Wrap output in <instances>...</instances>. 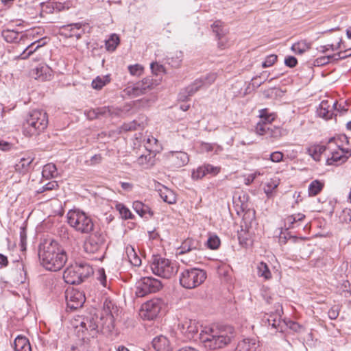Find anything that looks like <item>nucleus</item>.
Listing matches in <instances>:
<instances>
[{
	"instance_id": "nucleus-33",
	"label": "nucleus",
	"mask_w": 351,
	"mask_h": 351,
	"mask_svg": "<svg viewBox=\"0 0 351 351\" xmlns=\"http://www.w3.org/2000/svg\"><path fill=\"white\" fill-rule=\"evenodd\" d=\"M132 207L134 210L142 217H146L148 214L149 216L153 215V212L150 208L139 201H135L133 202Z\"/></svg>"
},
{
	"instance_id": "nucleus-38",
	"label": "nucleus",
	"mask_w": 351,
	"mask_h": 351,
	"mask_svg": "<svg viewBox=\"0 0 351 351\" xmlns=\"http://www.w3.org/2000/svg\"><path fill=\"white\" fill-rule=\"evenodd\" d=\"M305 218V215L302 213H296L291 215L287 216L285 219V226H287V228H295V223L302 221Z\"/></svg>"
},
{
	"instance_id": "nucleus-63",
	"label": "nucleus",
	"mask_w": 351,
	"mask_h": 351,
	"mask_svg": "<svg viewBox=\"0 0 351 351\" xmlns=\"http://www.w3.org/2000/svg\"><path fill=\"white\" fill-rule=\"evenodd\" d=\"M285 63L287 66L293 68L296 66L298 61L295 57L289 56L285 58Z\"/></svg>"
},
{
	"instance_id": "nucleus-36",
	"label": "nucleus",
	"mask_w": 351,
	"mask_h": 351,
	"mask_svg": "<svg viewBox=\"0 0 351 351\" xmlns=\"http://www.w3.org/2000/svg\"><path fill=\"white\" fill-rule=\"evenodd\" d=\"M33 161L31 157L21 158L20 160L15 164L14 168L16 171L20 173H25L28 171L29 165Z\"/></svg>"
},
{
	"instance_id": "nucleus-6",
	"label": "nucleus",
	"mask_w": 351,
	"mask_h": 351,
	"mask_svg": "<svg viewBox=\"0 0 351 351\" xmlns=\"http://www.w3.org/2000/svg\"><path fill=\"white\" fill-rule=\"evenodd\" d=\"M206 272L198 268L184 269L179 276L180 285L186 289H192L200 286L206 279Z\"/></svg>"
},
{
	"instance_id": "nucleus-3",
	"label": "nucleus",
	"mask_w": 351,
	"mask_h": 351,
	"mask_svg": "<svg viewBox=\"0 0 351 351\" xmlns=\"http://www.w3.org/2000/svg\"><path fill=\"white\" fill-rule=\"evenodd\" d=\"M48 116L42 110H33L26 116L22 125L23 134L27 137L38 136L48 125Z\"/></svg>"
},
{
	"instance_id": "nucleus-44",
	"label": "nucleus",
	"mask_w": 351,
	"mask_h": 351,
	"mask_svg": "<svg viewBox=\"0 0 351 351\" xmlns=\"http://www.w3.org/2000/svg\"><path fill=\"white\" fill-rule=\"evenodd\" d=\"M110 82V77L108 75L104 76H97L92 82V87L96 90H101L104 86Z\"/></svg>"
},
{
	"instance_id": "nucleus-2",
	"label": "nucleus",
	"mask_w": 351,
	"mask_h": 351,
	"mask_svg": "<svg viewBox=\"0 0 351 351\" xmlns=\"http://www.w3.org/2000/svg\"><path fill=\"white\" fill-rule=\"evenodd\" d=\"M234 335V329L230 326H212L202 330L199 339L205 348L215 350L228 345Z\"/></svg>"
},
{
	"instance_id": "nucleus-27",
	"label": "nucleus",
	"mask_w": 351,
	"mask_h": 351,
	"mask_svg": "<svg viewBox=\"0 0 351 351\" xmlns=\"http://www.w3.org/2000/svg\"><path fill=\"white\" fill-rule=\"evenodd\" d=\"M46 38H43L39 39L30 45H29L26 49L23 51V53L20 55L21 59H26L30 55H32L35 51H36L40 47H43L46 44Z\"/></svg>"
},
{
	"instance_id": "nucleus-5",
	"label": "nucleus",
	"mask_w": 351,
	"mask_h": 351,
	"mask_svg": "<svg viewBox=\"0 0 351 351\" xmlns=\"http://www.w3.org/2000/svg\"><path fill=\"white\" fill-rule=\"evenodd\" d=\"M93 274V269L88 264L86 263H75L64 270L63 278L67 284L78 285Z\"/></svg>"
},
{
	"instance_id": "nucleus-59",
	"label": "nucleus",
	"mask_w": 351,
	"mask_h": 351,
	"mask_svg": "<svg viewBox=\"0 0 351 351\" xmlns=\"http://www.w3.org/2000/svg\"><path fill=\"white\" fill-rule=\"evenodd\" d=\"M216 78H217L216 73H209L205 77L201 78V79L204 82V86H209L211 84H213L215 81Z\"/></svg>"
},
{
	"instance_id": "nucleus-50",
	"label": "nucleus",
	"mask_w": 351,
	"mask_h": 351,
	"mask_svg": "<svg viewBox=\"0 0 351 351\" xmlns=\"http://www.w3.org/2000/svg\"><path fill=\"white\" fill-rule=\"evenodd\" d=\"M220 245V239L217 235H211L207 240V246L210 249L216 250Z\"/></svg>"
},
{
	"instance_id": "nucleus-32",
	"label": "nucleus",
	"mask_w": 351,
	"mask_h": 351,
	"mask_svg": "<svg viewBox=\"0 0 351 351\" xmlns=\"http://www.w3.org/2000/svg\"><path fill=\"white\" fill-rule=\"evenodd\" d=\"M112 109L109 107H101L90 110L87 112V117L90 119H97L99 116H111Z\"/></svg>"
},
{
	"instance_id": "nucleus-57",
	"label": "nucleus",
	"mask_w": 351,
	"mask_h": 351,
	"mask_svg": "<svg viewBox=\"0 0 351 351\" xmlns=\"http://www.w3.org/2000/svg\"><path fill=\"white\" fill-rule=\"evenodd\" d=\"M144 141H146L144 145L146 150L152 152L154 149V145H156L158 141L157 139L153 136H148L146 139L145 138Z\"/></svg>"
},
{
	"instance_id": "nucleus-4",
	"label": "nucleus",
	"mask_w": 351,
	"mask_h": 351,
	"mask_svg": "<svg viewBox=\"0 0 351 351\" xmlns=\"http://www.w3.org/2000/svg\"><path fill=\"white\" fill-rule=\"evenodd\" d=\"M66 218L69 226L80 233L88 234L94 230L93 219L84 211L78 209L70 210L67 213Z\"/></svg>"
},
{
	"instance_id": "nucleus-12",
	"label": "nucleus",
	"mask_w": 351,
	"mask_h": 351,
	"mask_svg": "<svg viewBox=\"0 0 351 351\" xmlns=\"http://www.w3.org/2000/svg\"><path fill=\"white\" fill-rule=\"evenodd\" d=\"M65 298L67 307L72 310L82 307L86 300L83 292L75 289H67Z\"/></svg>"
},
{
	"instance_id": "nucleus-19",
	"label": "nucleus",
	"mask_w": 351,
	"mask_h": 351,
	"mask_svg": "<svg viewBox=\"0 0 351 351\" xmlns=\"http://www.w3.org/2000/svg\"><path fill=\"white\" fill-rule=\"evenodd\" d=\"M351 156V150L339 149L332 152L331 157H328L326 163L328 165H339L345 162Z\"/></svg>"
},
{
	"instance_id": "nucleus-26",
	"label": "nucleus",
	"mask_w": 351,
	"mask_h": 351,
	"mask_svg": "<svg viewBox=\"0 0 351 351\" xmlns=\"http://www.w3.org/2000/svg\"><path fill=\"white\" fill-rule=\"evenodd\" d=\"M14 351H32L29 339L23 335L17 336L14 341Z\"/></svg>"
},
{
	"instance_id": "nucleus-45",
	"label": "nucleus",
	"mask_w": 351,
	"mask_h": 351,
	"mask_svg": "<svg viewBox=\"0 0 351 351\" xmlns=\"http://www.w3.org/2000/svg\"><path fill=\"white\" fill-rule=\"evenodd\" d=\"M257 275L259 277H263L265 280L271 278V273L269 269L268 265L264 263L261 262L257 265Z\"/></svg>"
},
{
	"instance_id": "nucleus-51",
	"label": "nucleus",
	"mask_w": 351,
	"mask_h": 351,
	"mask_svg": "<svg viewBox=\"0 0 351 351\" xmlns=\"http://www.w3.org/2000/svg\"><path fill=\"white\" fill-rule=\"evenodd\" d=\"M206 176L204 165L198 167L196 169H193L191 173L193 180H199Z\"/></svg>"
},
{
	"instance_id": "nucleus-35",
	"label": "nucleus",
	"mask_w": 351,
	"mask_h": 351,
	"mask_svg": "<svg viewBox=\"0 0 351 351\" xmlns=\"http://www.w3.org/2000/svg\"><path fill=\"white\" fill-rule=\"evenodd\" d=\"M211 28L217 38H222L228 32V30L225 28L224 23L219 20L215 21L211 25Z\"/></svg>"
},
{
	"instance_id": "nucleus-62",
	"label": "nucleus",
	"mask_w": 351,
	"mask_h": 351,
	"mask_svg": "<svg viewBox=\"0 0 351 351\" xmlns=\"http://www.w3.org/2000/svg\"><path fill=\"white\" fill-rule=\"evenodd\" d=\"M283 154L280 152H274L270 155V160L274 162H279L282 160Z\"/></svg>"
},
{
	"instance_id": "nucleus-15",
	"label": "nucleus",
	"mask_w": 351,
	"mask_h": 351,
	"mask_svg": "<svg viewBox=\"0 0 351 351\" xmlns=\"http://www.w3.org/2000/svg\"><path fill=\"white\" fill-rule=\"evenodd\" d=\"M339 110L337 108V101L333 99L322 100L319 108L317 109L318 117L326 120L331 119L334 114L333 110Z\"/></svg>"
},
{
	"instance_id": "nucleus-60",
	"label": "nucleus",
	"mask_w": 351,
	"mask_h": 351,
	"mask_svg": "<svg viewBox=\"0 0 351 351\" xmlns=\"http://www.w3.org/2000/svg\"><path fill=\"white\" fill-rule=\"evenodd\" d=\"M150 67L152 73L156 75H158L159 73L165 71L163 66L158 64L157 62H152Z\"/></svg>"
},
{
	"instance_id": "nucleus-47",
	"label": "nucleus",
	"mask_w": 351,
	"mask_h": 351,
	"mask_svg": "<svg viewBox=\"0 0 351 351\" xmlns=\"http://www.w3.org/2000/svg\"><path fill=\"white\" fill-rule=\"evenodd\" d=\"M282 136V130L279 127L271 125V123L269 126V130L267 132V138H271L277 139Z\"/></svg>"
},
{
	"instance_id": "nucleus-39",
	"label": "nucleus",
	"mask_w": 351,
	"mask_h": 351,
	"mask_svg": "<svg viewBox=\"0 0 351 351\" xmlns=\"http://www.w3.org/2000/svg\"><path fill=\"white\" fill-rule=\"evenodd\" d=\"M42 174L44 178L49 179L57 177L58 172L53 163H48L43 167Z\"/></svg>"
},
{
	"instance_id": "nucleus-23",
	"label": "nucleus",
	"mask_w": 351,
	"mask_h": 351,
	"mask_svg": "<svg viewBox=\"0 0 351 351\" xmlns=\"http://www.w3.org/2000/svg\"><path fill=\"white\" fill-rule=\"evenodd\" d=\"M82 27V23H76L68 24L61 27V34L66 37L75 36L77 39L81 38L83 31L80 32Z\"/></svg>"
},
{
	"instance_id": "nucleus-17",
	"label": "nucleus",
	"mask_w": 351,
	"mask_h": 351,
	"mask_svg": "<svg viewBox=\"0 0 351 351\" xmlns=\"http://www.w3.org/2000/svg\"><path fill=\"white\" fill-rule=\"evenodd\" d=\"M178 328L188 339H194L197 335L198 324L195 320L186 319L179 324Z\"/></svg>"
},
{
	"instance_id": "nucleus-58",
	"label": "nucleus",
	"mask_w": 351,
	"mask_h": 351,
	"mask_svg": "<svg viewBox=\"0 0 351 351\" xmlns=\"http://www.w3.org/2000/svg\"><path fill=\"white\" fill-rule=\"evenodd\" d=\"M277 61V56L271 54L265 58V61L262 63L263 68L269 67L272 66Z\"/></svg>"
},
{
	"instance_id": "nucleus-28",
	"label": "nucleus",
	"mask_w": 351,
	"mask_h": 351,
	"mask_svg": "<svg viewBox=\"0 0 351 351\" xmlns=\"http://www.w3.org/2000/svg\"><path fill=\"white\" fill-rule=\"evenodd\" d=\"M199 244L197 241L187 239L185 240L178 249V254H183L193 250H197L199 248Z\"/></svg>"
},
{
	"instance_id": "nucleus-30",
	"label": "nucleus",
	"mask_w": 351,
	"mask_h": 351,
	"mask_svg": "<svg viewBox=\"0 0 351 351\" xmlns=\"http://www.w3.org/2000/svg\"><path fill=\"white\" fill-rule=\"evenodd\" d=\"M82 327L85 328L86 330H89L91 331L96 330L99 328L101 329H106L105 326H103L100 323V317H94L87 318L86 321L82 322Z\"/></svg>"
},
{
	"instance_id": "nucleus-22",
	"label": "nucleus",
	"mask_w": 351,
	"mask_h": 351,
	"mask_svg": "<svg viewBox=\"0 0 351 351\" xmlns=\"http://www.w3.org/2000/svg\"><path fill=\"white\" fill-rule=\"evenodd\" d=\"M203 86H204V82L202 79H197L195 80L193 84L187 86L185 89L182 90L180 93V99L182 101L186 100L189 97L194 95Z\"/></svg>"
},
{
	"instance_id": "nucleus-54",
	"label": "nucleus",
	"mask_w": 351,
	"mask_h": 351,
	"mask_svg": "<svg viewBox=\"0 0 351 351\" xmlns=\"http://www.w3.org/2000/svg\"><path fill=\"white\" fill-rule=\"evenodd\" d=\"M182 61V52H179L175 57H171L169 59V64L171 65V66L177 68L180 66L181 62Z\"/></svg>"
},
{
	"instance_id": "nucleus-1",
	"label": "nucleus",
	"mask_w": 351,
	"mask_h": 351,
	"mask_svg": "<svg viewBox=\"0 0 351 351\" xmlns=\"http://www.w3.org/2000/svg\"><path fill=\"white\" fill-rule=\"evenodd\" d=\"M38 256L42 265L52 271L60 270L67 261L64 250L51 239H45L40 243Z\"/></svg>"
},
{
	"instance_id": "nucleus-21",
	"label": "nucleus",
	"mask_w": 351,
	"mask_h": 351,
	"mask_svg": "<svg viewBox=\"0 0 351 351\" xmlns=\"http://www.w3.org/2000/svg\"><path fill=\"white\" fill-rule=\"evenodd\" d=\"M348 51H351V49L346 50L343 51H339L337 53L331 56H322L317 58L314 61V65L317 66H324L332 61L344 59L346 57L351 56V52L347 53Z\"/></svg>"
},
{
	"instance_id": "nucleus-61",
	"label": "nucleus",
	"mask_w": 351,
	"mask_h": 351,
	"mask_svg": "<svg viewBox=\"0 0 351 351\" xmlns=\"http://www.w3.org/2000/svg\"><path fill=\"white\" fill-rule=\"evenodd\" d=\"M20 239H21V247L22 250H25L26 249V240L27 235L26 232L24 228H21L20 231Z\"/></svg>"
},
{
	"instance_id": "nucleus-11",
	"label": "nucleus",
	"mask_w": 351,
	"mask_h": 351,
	"mask_svg": "<svg viewBox=\"0 0 351 351\" xmlns=\"http://www.w3.org/2000/svg\"><path fill=\"white\" fill-rule=\"evenodd\" d=\"M162 305L161 300L158 298L146 302L141 309V317L148 320L154 319L160 312Z\"/></svg>"
},
{
	"instance_id": "nucleus-43",
	"label": "nucleus",
	"mask_w": 351,
	"mask_h": 351,
	"mask_svg": "<svg viewBox=\"0 0 351 351\" xmlns=\"http://www.w3.org/2000/svg\"><path fill=\"white\" fill-rule=\"evenodd\" d=\"M311 48V44L306 40H300L294 43L291 47V50L297 54H302Z\"/></svg>"
},
{
	"instance_id": "nucleus-10",
	"label": "nucleus",
	"mask_w": 351,
	"mask_h": 351,
	"mask_svg": "<svg viewBox=\"0 0 351 351\" xmlns=\"http://www.w3.org/2000/svg\"><path fill=\"white\" fill-rule=\"evenodd\" d=\"M118 308L111 300L106 298L103 304V309L100 316V323L105 326L108 331L114 326V316L117 315Z\"/></svg>"
},
{
	"instance_id": "nucleus-49",
	"label": "nucleus",
	"mask_w": 351,
	"mask_h": 351,
	"mask_svg": "<svg viewBox=\"0 0 351 351\" xmlns=\"http://www.w3.org/2000/svg\"><path fill=\"white\" fill-rule=\"evenodd\" d=\"M144 128L143 123H138L136 121H132L129 123H124L122 125V130L127 131L136 130L138 129H143Z\"/></svg>"
},
{
	"instance_id": "nucleus-16",
	"label": "nucleus",
	"mask_w": 351,
	"mask_h": 351,
	"mask_svg": "<svg viewBox=\"0 0 351 351\" xmlns=\"http://www.w3.org/2000/svg\"><path fill=\"white\" fill-rule=\"evenodd\" d=\"M169 164L173 168H180L189 161V155L184 152H170L167 155Z\"/></svg>"
},
{
	"instance_id": "nucleus-37",
	"label": "nucleus",
	"mask_w": 351,
	"mask_h": 351,
	"mask_svg": "<svg viewBox=\"0 0 351 351\" xmlns=\"http://www.w3.org/2000/svg\"><path fill=\"white\" fill-rule=\"evenodd\" d=\"M2 36L8 43H16L21 40L23 35L16 31L6 29L2 32Z\"/></svg>"
},
{
	"instance_id": "nucleus-29",
	"label": "nucleus",
	"mask_w": 351,
	"mask_h": 351,
	"mask_svg": "<svg viewBox=\"0 0 351 351\" xmlns=\"http://www.w3.org/2000/svg\"><path fill=\"white\" fill-rule=\"evenodd\" d=\"M158 193L162 200L169 204L176 203V197L174 193L165 187V186H160L158 189Z\"/></svg>"
},
{
	"instance_id": "nucleus-64",
	"label": "nucleus",
	"mask_w": 351,
	"mask_h": 351,
	"mask_svg": "<svg viewBox=\"0 0 351 351\" xmlns=\"http://www.w3.org/2000/svg\"><path fill=\"white\" fill-rule=\"evenodd\" d=\"M102 157L101 154H95L91 157L90 160L87 161V162L90 165H95L99 164L101 162Z\"/></svg>"
},
{
	"instance_id": "nucleus-8",
	"label": "nucleus",
	"mask_w": 351,
	"mask_h": 351,
	"mask_svg": "<svg viewBox=\"0 0 351 351\" xmlns=\"http://www.w3.org/2000/svg\"><path fill=\"white\" fill-rule=\"evenodd\" d=\"M162 287L160 280L151 276L143 277L136 282L135 294L138 298H143L158 292Z\"/></svg>"
},
{
	"instance_id": "nucleus-41",
	"label": "nucleus",
	"mask_w": 351,
	"mask_h": 351,
	"mask_svg": "<svg viewBox=\"0 0 351 351\" xmlns=\"http://www.w3.org/2000/svg\"><path fill=\"white\" fill-rule=\"evenodd\" d=\"M324 186V182L318 180H313L308 186V195L313 197L318 195L323 189Z\"/></svg>"
},
{
	"instance_id": "nucleus-53",
	"label": "nucleus",
	"mask_w": 351,
	"mask_h": 351,
	"mask_svg": "<svg viewBox=\"0 0 351 351\" xmlns=\"http://www.w3.org/2000/svg\"><path fill=\"white\" fill-rule=\"evenodd\" d=\"M128 70L132 75L139 76L143 71V67L138 64H136L128 66Z\"/></svg>"
},
{
	"instance_id": "nucleus-24",
	"label": "nucleus",
	"mask_w": 351,
	"mask_h": 351,
	"mask_svg": "<svg viewBox=\"0 0 351 351\" xmlns=\"http://www.w3.org/2000/svg\"><path fill=\"white\" fill-rule=\"evenodd\" d=\"M258 346L256 339H244L239 342L234 351H257Z\"/></svg>"
},
{
	"instance_id": "nucleus-31",
	"label": "nucleus",
	"mask_w": 351,
	"mask_h": 351,
	"mask_svg": "<svg viewBox=\"0 0 351 351\" xmlns=\"http://www.w3.org/2000/svg\"><path fill=\"white\" fill-rule=\"evenodd\" d=\"M137 163L145 169H148L155 164L154 155L149 152L147 154H142L137 159Z\"/></svg>"
},
{
	"instance_id": "nucleus-46",
	"label": "nucleus",
	"mask_w": 351,
	"mask_h": 351,
	"mask_svg": "<svg viewBox=\"0 0 351 351\" xmlns=\"http://www.w3.org/2000/svg\"><path fill=\"white\" fill-rule=\"evenodd\" d=\"M119 37L115 34H112L110 38L106 41V49L111 51H114L119 44Z\"/></svg>"
},
{
	"instance_id": "nucleus-52",
	"label": "nucleus",
	"mask_w": 351,
	"mask_h": 351,
	"mask_svg": "<svg viewBox=\"0 0 351 351\" xmlns=\"http://www.w3.org/2000/svg\"><path fill=\"white\" fill-rule=\"evenodd\" d=\"M340 310H341L340 305H339V304L333 305L329 309V311L328 312V317L330 319H336L338 317L339 315Z\"/></svg>"
},
{
	"instance_id": "nucleus-20",
	"label": "nucleus",
	"mask_w": 351,
	"mask_h": 351,
	"mask_svg": "<svg viewBox=\"0 0 351 351\" xmlns=\"http://www.w3.org/2000/svg\"><path fill=\"white\" fill-rule=\"evenodd\" d=\"M51 69L45 64H40L31 71V75L36 80L40 81L49 80L52 77Z\"/></svg>"
},
{
	"instance_id": "nucleus-34",
	"label": "nucleus",
	"mask_w": 351,
	"mask_h": 351,
	"mask_svg": "<svg viewBox=\"0 0 351 351\" xmlns=\"http://www.w3.org/2000/svg\"><path fill=\"white\" fill-rule=\"evenodd\" d=\"M326 150V147L321 145H315L307 149V153L316 161L320 160L322 154Z\"/></svg>"
},
{
	"instance_id": "nucleus-56",
	"label": "nucleus",
	"mask_w": 351,
	"mask_h": 351,
	"mask_svg": "<svg viewBox=\"0 0 351 351\" xmlns=\"http://www.w3.org/2000/svg\"><path fill=\"white\" fill-rule=\"evenodd\" d=\"M58 187V182L56 181H51L42 186L38 191V193H43L47 191H51L53 189H56Z\"/></svg>"
},
{
	"instance_id": "nucleus-42",
	"label": "nucleus",
	"mask_w": 351,
	"mask_h": 351,
	"mask_svg": "<svg viewBox=\"0 0 351 351\" xmlns=\"http://www.w3.org/2000/svg\"><path fill=\"white\" fill-rule=\"evenodd\" d=\"M279 183V179L276 177L271 178L266 182L264 186V192L268 197L272 195L273 191L278 187Z\"/></svg>"
},
{
	"instance_id": "nucleus-9",
	"label": "nucleus",
	"mask_w": 351,
	"mask_h": 351,
	"mask_svg": "<svg viewBox=\"0 0 351 351\" xmlns=\"http://www.w3.org/2000/svg\"><path fill=\"white\" fill-rule=\"evenodd\" d=\"M105 236L101 231H95L84 241V251L90 254H102L105 250Z\"/></svg>"
},
{
	"instance_id": "nucleus-18",
	"label": "nucleus",
	"mask_w": 351,
	"mask_h": 351,
	"mask_svg": "<svg viewBox=\"0 0 351 351\" xmlns=\"http://www.w3.org/2000/svg\"><path fill=\"white\" fill-rule=\"evenodd\" d=\"M260 117L261 121L258 122L256 126V132L257 134L261 136H267V132L269 130V124L274 120L275 117L272 114L267 115L266 109L261 111Z\"/></svg>"
},
{
	"instance_id": "nucleus-40",
	"label": "nucleus",
	"mask_w": 351,
	"mask_h": 351,
	"mask_svg": "<svg viewBox=\"0 0 351 351\" xmlns=\"http://www.w3.org/2000/svg\"><path fill=\"white\" fill-rule=\"evenodd\" d=\"M126 254L130 263L134 266H139L141 264V258L132 246L126 247Z\"/></svg>"
},
{
	"instance_id": "nucleus-14",
	"label": "nucleus",
	"mask_w": 351,
	"mask_h": 351,
	"mask_svg": "<svg viewBox=\"0 0 351 351\" xmlns=\"http://www.w3.org/2000/svg\"><path fill=\"white\" fill-rule=\"evenodd\" d=\"M263 322L267 326L271 335L277 332H282L286 327L285 322L281 319L280 315L277 313L266 315Z\"/></svg>"
},
{
	"instance_id": "nucleus-13",
	"label": "nucleus",
	"mask_w": 351,
	"mask_h": 351,
	"mask_svg": "<svg viewBox=\"0 0 351 351\" xmlns=\"http://www.w3.org/2000/svg\"><path fill=\"white\" fill-rule=\"evenodd\" d=\"M152 83L149 80L143 79L133 84H128L123 90L125 95L130 97H136L146 93L150 89Z\"/></svg>"
},
{
	"instance_id": "nucleus-48",
	"label": "nucleus",
	"mask_w": 351,
	"mask_h": 351,
	"mask_svg": "<svg viewBox=\"0 0 351 351\" xmlns=\"http://www.w3.org/2000/svg\"><path fill=\"white\" fill-rule=\"evenodd\" d=\"M116 209L119 212L122 218L125 219L133 218V215L131 211L123 204H117L116 205Z\"/></svg>"
},
{
	"instance_id": "nucleus-55",
	"label": "nucleus",
	"mask_w": 351,
	"mask_h": 351,
	"mask_svg": "<svg viewBox=\"0 0 351 351\" xmlns=\"http://www.w3.org/2000/svg\"><path fill=\"white\" fill-rule=\"evenodd\" d=\"M205 171L206 173V175H211V176H216L217 175L220 171V167H215L210 164H205L204 165Z\"/></svg>"
},
{
	"instance_id": "nucleus-7",
	"label": "nucleus",
	"mask_w": 351,
	"mask_h": 351,
	"mask_svg": "<svg viewBox=\"0 0 351 351\" xmlns=\"http://www.w3.org/2000/svg\"><path fill=\"white\" fill-rule=\"evenodd\" d=\"M151 269L155 275L164 278H170L178 271L175 263L159 255L154 256Z\"/></svg>"
},
{
	"instance_id": "nucleus-25",
	"label": "nucleus",
	"mask_w": 351,
	"mask_h": 351,
	"mask_svg": "<svg viewBox=\"0 0 351 351\" xmlns=\"http://www.w3.org/2000/svg\"><path fill=\"white\" fill-rule=\"evenodd\" d=\"M152 346L157 351H169L171 349L170 341L164 335L156 337L152 341Z\"/></svg>"
}]
</instances>
